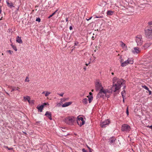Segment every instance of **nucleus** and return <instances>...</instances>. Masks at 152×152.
Segmentation results:
<instances>
[{
  "label": "nucleus",
  "mask_w": 152,
  "mask_h": 152,
  "mask_svg": "<svg viewBox=\"0 0 152 152\" xmlns=\"http://www.w3.org/2000/svg\"><path fill=\"white\" fill-rule=\"evenodd\" d=\"M123 102L124 103V98H123Z\"/></svg>",
  "instance_id": "obj_51"
},
{
  "label": "nucleus",
  "mask_w": 152,
  "mask_h": 152,
  "mask_svg": "<svg viewBox=\"0 0 152 152\" xmlns=\"http://www.w3.org/2000/svg\"><path fill=\"white\" fill-rule=\"evenodd\" d=\"M147 127H148L150 128L151 129H152V125H151V126H147Z\"/></svg>",
  "instance_id": "obj_42"
},
{
  "label": "nucleus",
  "mask_w": 152,
  "mask_h": 152,
  "mask_svg": "<svg viewBox=\"0 0 152 152\" xmlns=\"http://www.w3.org/2000/svg\"><path fill=\"white\" fill-rule=\"evenodd\" d=\"M1 2V0H0V2Z\"/></svg>",
  "instance_id": "obj_62"
},
{
  "label": "nucleus",
  "mask_w": 152,
  "mask_h": 152,
  "mask_svg": "<svg viewBox=\"0 0 152 152\" xmlns=\"http://www.w3.org/2000/svg\"><path fill=\"white\" fill-rule=\"evenodd\" d=\"M87 97L88 98V100L89 101V102L90 103L93 99V97L92 96H88Z\"/></svg>",
  "instance_id": "obj_24"
},
{
  "label": "nucleus",
  "mask_w": 152,
  "mask_h": 152,
  "mask_svg": "<svg viewBox=\"0 0 152 152\" xmlns=\"http://www.w3.org/2000/svg\"><path fill=\"white\" fill-rule=\"evenodd\" d=\"M6 3L8 7L10 8L14 7V6L13 5L12 3V2L10 3L8 1H6Z\"/></svg>",
  "instance_id": "obj_20"
},
{
  "label": "nucleus",
  "mask_w": 152,
  "mask_h": 152,
  "mask_svg": "<svg viewBox=\"0 0 152 152\" xmlns=\"http://www.w3.org/2000/svg\"><path fill=\"white\" fill-rule=\"evenodd\" d=\"M142 87L143 88H145V89L146 90L148 91L149 92V95H151V93H152L151 91L149 90L147 86L145 85L144 86H142Z\"/></svg>",
  "instance_id": "obj_21"
},
{
  "label": "nucleus",
  "mask_w": 152,
  "mask_h": 152,
  "mask_svg": "<svg viewBox=\"0 0 152 152\" xmlns=\"http://www.w3.org/2000/svg\"><path fill=\"white\" fill-rule=\"evenodd\" d=\"M148 24L149 25H152V21L149 22L148 23Z\"/></svg>",
  "instance_id": "obj_40"
},
{
  "label": "nucleus",
  "mask_w": 152,
  "mask_h": 152,
  "mask_svg": "<svg viewBox=\"0 0 152 152\" xmlns=\"http://www.w3.org/2000/svg\"><path fill=\"white\" fill-rule=\"evenodd\" d=\"M89 94L91 96H92V94L91 92H89Z\"/></svg>",
  "instance_id": "obj_49"
},
{
  "label": "nucleus",
  "mask_w": 152,
  "mask_h": 152,
  "mask_svg": "<svg viewBox=\"0 0 152 152\" xmlns=\"http://www.w3.org/2000/svg\"><path fill=\"white\" fill-rule=\"evenodd\" d=\"M75 121V118L73 116L67 117L64 120V121L66 124L70 125H72Z\"/></svg>",
  "instance_id": "obj_3"
},
{
  "label": "nucleus",
  "mask_w": 152,
  "mask_h": 152,
  "mask_svg": "<svg viewBox=\"0 0 152 152\" xmlns=\"http://www.w3.org/2000/svg\"><path fill=\"white\" fill-rule=\"evenodd\" d=\"M124 62V60L123 59H121L120 62L121 63V64L122 63V62Z\"/></svg>",
  "instance_id": "obj_43"
},
{
  "label": "nucleus",
  "mask_w": 152,
  "mask_h": 152,
  "mask_svg": "<svg viewBox=\"0 0 152 152\" xmlns=\"http://www.w3.org/2000/svg\"><path fill=\"white\" fill-rule=\"evenodd\" d=\"M7 52L9 53L10 54H12L13 53V51L10 50H7Z\"/></svg>",
  "instance_id": "obj_33"
},
{
  "label": "nucleus",
  "mask_w": 152,
  "mask_h": 152,
  "mask_svg": "<svg viewBox=\"0 0 152 152\" xmlns=\"http://www.w3.org/2000/svg\"><path fill=\"white\" fill-rule=\"evenodd\" d=\"M148 29H149V30L150 31H151L152 32V26H150L149 28H148Z\"/></svg>",
  "instance_id": "obj_39"
},
{
  "label": "nucleus",
  "mask_w": 152,
  "mask_h": 152,
  "mask_svg": "<svg viewBox=\"0 0 152 152\" xmlns=\"http://www.w3.org/2000/svg\"><path fill=\"white\" fill-rule=\"evenodd\" d=\"M121 46L123 48H126L127 46L126 45V44H124V42H122L121 41Z\"/></svg>",
  "instance_id": "obj_27"
},
{
  "label": "nucleus",
  "mask_w": 152,
  "mask_h": 152,
  "mask_svg": "<svg viewBox=\"0 0 152 152\" xmlns=\"http://www.w3.org/2000/svg\"><path fill=\"white\" fill-rule=\"evenodd\" d=\"M72 103V102H65L62 106L63 107H65L71 104Z\"/></svg>",
  "instance_id": "obj_14"
},
{
  "label": "nucleus",
  "mask_w": 152,
  "mask_h": 152,
  "mask_svg": "<svg viewBox=\"0 0 152 152\" xmlns=\"http://www.w3.org/2000/svg\"><path fill=\"white\" fill-rule=\"evenodd\" d=\"M113 85L111 89L112 91L116 92L121 88V85L124 84L125 81L122 79H119L114 77L113 79Z\"/></svg>",
  "instance_id": "obj_1"
},
{
  "label": "nucleus",
  "mask_w": 152,
  "mask_h": 152,
  "mask_svg": "<svg viewBox=\"0 0 152 152\" xmlns=\"http://www.w3.org/2000/svg\"><path fill=\"white\" fill-rule=\"evenodd\" d=\"M133 63V59L132 58H129L127 60L121 63V66L122 67H124L128 64H132Z\"/></svg>",
  "instance_id": "obj_4"
},
{
  "label": "nucleus",
  "mask_w": 152,
  "mask_h": 152,
  "mask_svg": "<svg viewBox=\"0 0 152 152\" xmlns=\"http://www.w3.org/2000/svg\"><path fill=\"white\" fill-rule=\"evenodd\" d=\"M90 62H89L88 64H86V66H88V64L90 63Z\"/></svg>",
  "instance_id": "obj_50"
},
{
  "label": "nucleus",
  "mask_w": 152,
  "mask_h": 152,
  "mask_svg": "<svg viewBox=\"0 0 152 152\" xmlns=\"http://www.w3.org/2000/svg\"><path fill=\"white\" fill-rule=\"evenodd\" d=\"M111 74H112V75H114V73H113V72H112V73H111Z\"/></svg>",
  "instance_id": "obj_56"
},
{
  "label": "nucleus",
  "mask_w": 152,
  "mask_h": 152,
  "mask_svg": "<svg viewBox=\"0 0 152 152\" xmlns=\"http://www.w3.org/2000/svg\"><path fill=\"white\" fill-rule=\"evenodd\" d=\"M77 122L78 125H79L80 127H81L85 123V121H81L80 120H77Z\"/></svg>",
  "instance_id": "obj_12"
},
{
  "label": "nucleus",
  "mask_w": 152,
  "mask_h": 152,
  "mask_svg": "<svg viewBox=\"0 0 152 152\" xmlns=\"http://www.w3.org/2000/svg\"><path fill=\"white\" fill-rule=\"evenodd\" d=\"M86 71V66H84L83 68Z\"/></svg>",
  "instance_id": "obj_48"
},
{
  "label": "nucleus",
  "mask_w": 152,
  "mask_h": 152,
  "mask_svg": "<svg viewBox=\"0 0 152 152\" xmlns=\"http://www.w3.org/2000/svg\"><path fill=\"white\" fill-rule=\"evenodd\" d=\"M82 102L84 105H86L88 103V99L86 98L83 99Z\"/></svg>",
  "instance_id": "obj_18"
},
{
  "label": "nucleus",
  "mask_w": 152,
  "mask_h": 152,
  "mask_svg": "<svg viewBox=\"0 0 152 152\" xmlns=\"http://www.w3.org/2000/svg\"><path fill=\"white\" fill-rule=\"evenodd\" d=\"M91 91H92V92L93 91H94V90L93 89L92 90H91Z\"/></svg>",
  "instance_id": "obj_58"
},
{
  "label": "nucleus",
  "mask_w": 152,
  "mask_h": 152,
  "mask_svg": "<svg viewBox=\"0 0 152 152\" xmlns=\"http://www.w3.org/2000/svg\"><path fill=\"white\" fill-rule=\"evenodd\" d=\"M11 46H12V47L13 49L15 50V51H17V48L15 45L11 44Z\"/></svg>",
  "instance_id": "obj_30"
},
{
  "label": "nucleus",
  "mask_w": 152,
  "mask_h": 152,
  "mask_svg": "<svg viewBox=\"0 0 152 152\" xmlns=\"http://www.w3.org/2000/svg\"><path fill=\"white\" fill-rule=\"evenodd\" d=\"M40 20L41 19L39 18H37L36 19V21H37L40 22Z\"/></svg>",
  "instance_id": "obj_34"
},
{
  "label": "nucleus",
  "mask_w": 152,
  "mask_h": 152,
  "mask_svg": "<svg viewBox=\"0 0 152 152\" xmlns=\"http://www.w3.org/2000/svg\"><path fill=\"white\" fill-rule=\"evenodd\" d=\"M51 94V93L50 92L47 91L46 92L45 95V96L47 97L49 96V95Z\"/></svg>",
  "instance_id": "obj_31"
},
{
  "label": "nucleus",
  "mask_w": 152,
  "mask_h": 152,
  "mask_svg": "<svg viewBox=\"0 0 152 152\" xmlns=\"http://www.w3.org/2000/svg\"><path fill=\"white\" fill-rule=\"evenodd\" d=\"M152 43L150 42H147L143 46V48L146 49L149 47L151 45Z\"/></svg>",
  "instance_id": "obj_10"
},
{
  "label": "nucleus",
  "mask_w": 152,
  "mask_h": 152,
  "mask_svg": "<svg viewBox=\"0 0 152 152\" xmlns=\"http://www.w3.org/2000/svg\"><path fill=\"white\" fill-rule=\"evenodd\" d=\"M23 98L25 100H27L29 103H30V98L29 96H24Z\"/></svg>",
  "instance_id": "obj_22"
},
{
  "label": "nucleus",
  "mask_w": 152,
  "mask_h": 152,
  "mask_svg": "<svg viewBox=\"0 0 152 152\" xmlns=\"http://www.w3.org/2000/svg\"><path fill=\"white\" fill-rule=\"evenodd\" d=\"M58 10H57L56 11H55L51 15H50L48 17V18H50L52 16L54 15L57 12Z\"/></svg>",
  "instance_id": "obj_28"
},
{
  "label": "nucleus",
  "mask_w": 152,
  "mask_h": 152,
  "mask_svg": "<svg viewBox=\"0 0 152 152\" xmlns=\"http://www.w3.org/2000/svg\"><path fill=\"white\" fill-rule=\"evenodd\" d=\"M19 88L18 87H14L12 88V89L11 91V92H12V91H15V90H17L19 91H20L19 90Z\"/></svg>",
  "instance_id": "obj_25"
},
{
  "label": "nucleus",
  "mask_w": 152,
  "mask_h": 152,
  "mask_svg": "<svg viewBox=\"0 0 152 152\" xmlns=\"http://www.w3.org/2000/svg\"><path fill=\"white\" fill-rule=\"evenodd\" d=\"M29 80L28 79V77H27L25 80V82H29Z\"/></svg>",
  "instance_id": "obj_35"
},
{
  "label": "nucleus",
  "mask_w": 152,
  "mask_h": 152,
  "mask_svg": "<svg viewBox=\"0 0 152 152\" xmlns=\"http://www.w3.org/2000/svg\"><path fill=\"white\" fill-rule=\"evenodd\" d=\"M131 130V127L128 125L124 124L121 126V130L124 132H129Z\"/></svg>",
  "instance_id": "obj_5"
},
{
  "label": "nucleus",
  "mask_w": 152,
  "mask_h": 152,
  "mask_svg": "<svg viewBox=\"0 0 152 152\" xmlns=\"http://www.w3.org/2000/svg\"><path fill=\"white\" fill-rule=\"evenodd\" d=\"M101 17H98V16L96 17V18H101Z\"/></svg>",
  "instance_id": "obj_54"
},
{
  "label": "nucleus",
  "mask_w": 152,
  "mask_h": 152,
  "mask_svg": "<svg viewBox=\"0 0 152 152\" xmlns=\"http://www.w3.org/2000/svg\"><path fill=\"white\" fill-rule=\"evenodd\" d=\"M95 89L97 91L103 88L102 87L101 83L99 82H96L95 83Z\"/></svg>",
  "instance_id": "obj_8"
},
{
  "label": "nucleus",
  "mask_w": 152,
  "mask_h": 152,
  "mask_svg": "<svg viewBox=\"0 0 152 152\" xmlns=\"http://www.w3.org/2000/svg\"><path fill=\"white\" fill-rule=\"evenodd\" d=\"M114 11L112 10H108L107 12V15H112L114 13Z\"/></svg>",
  "instance_id": "obj_23"
},
{
  "label": "nucleus",
  "mask_w": 152,
  "mask_h": 152,
  "mask_svg": "<svg viewBox=\"0 0 152 152\" xmlns=\"http://www.w3.org/2000/svg\"><path fill=\"white\" fill-rule=\"evenodd\" d=\"M125 86H124L123 89L124 90L123 91H122L121 92V94L122 96V97L123 98H124V97L125 96L126 94V92L125 91Z\"/></svg>",
  "instance_id": "obj_17"
},
{
  "label": "nucleus",
  "mask_w": 152,
  "mask_h": 152,
  "mask_svg": "<svg viewBox=\"0 0 152 152\" xmlns=\"http://www.w3.org/2000/svg\"><path fill=\"white\" fill-rule=\"evenodd\" d=\"M72 29V26H70V27H69V29L71 30Z\"/></svg>",
  "instance_id": "obj_47"
},
{
  "label": "nucleus",
  "mask_w": 152,
  "mask_h": 152,
  "mask_svg": "<svg viewBox=\"0 0 152 152\" xmlns=\"http://www.w3.org/2000/svg\"><path fill=\"white\" fill-rule=\"evenodd\" d=\"M1 7L0 6V14H1Z\"/></svg>",
  "instance_id": "obj_45"
},
{
  "label": "nucleus",
  "mask_w": 152,
  "mask_h": 152,
  "mask_svg": "<svg viewBox=\"0 0 152 152\" xmlns=\"http://www.w3.org/2000/svg\"><path fill=\"white\" fill-rule=\"evenodd\" d=\"M43 107V105H41L39 106H38L37 108L38 109L39 111L40 112H42Z\"/></svg>",
  "instance_id": "obj_19"
},
{
  "label": "nucleus",
  "mask_w": 152,
  "mask_h": 152,
  "mask_svg": "<svg viewBox=\"0 0 152 152\" xmlns=\"http://www.w3.org/2000/svg\"><path fill=\"white\" fill-rule=\"evenodd\" d=\"M4 147L6 148L7 149L9 150H11L13 149V148H9L8 146H4Z\"/></svg>",
  "instance_id": "obj_32"
},
{
  "label": "nucleus",
  "mask_w": 152,
  "mask_h": 152,
  "mask_svg": "<svg viewBox=\"0 0 152 152\" xmlns=\"http://www.w3.org/2000/svg\"><path fill=\"white\" fill-rule=\"evenodd\" d=\"M77 120H80V121H85L83 120V117H80L79 116H78L77 118Z\"/></svg>",
  "instance_id": "obj_29"
},
{
  "label": "nucleus",
  "mask_w": 152,
  "mask_h": 152,
  "mask_svg": "<svg viewBox=\"0 0 152 152\" xmlns=\"http://www.w3.org/2000/svg\"><path fill=\"white\" fill-rule=\"evenodd\" d=\"M24 133L25 134H26V133H25V132H24Z\"/></svg>",
  "instance_id": "obj_60"
},
{
  "label": "nucleus",
  "mask_w": 152,
  "mask_h": 152,
  "mask_svg": "<svg viewBox=\"0 0 152 152\" xmlns=\"http://www.w3.org/2000/svg\"><path fill=\"white\" fill-rule=\"evenodd\" d=\"M136 41L137 43V45H141L143 42V41L142 40V37L141 35H138L136 37Z\"/></svg>",
  "instance_id": "obj_6"
},
{
  "label": "nucleus",
  "mask_w": 152,
  "mask_h": 152,
  "mask_svg": "<svg viewBox=\"0 0 152 152\" xmlns=\"http://www.w3.org/2000/svg\"><path fill=\"white\" fill-rule=\"evenodd\" d=\"M40 122V121H37V122H36V125H38V124H39V123Z\"/></svg>",
  "instance_id": "obj_46"
},
{
  "label": "nucleus",
  "mask_w": 152,
  "mask_h": 152,
  "mask_svg": "<svg viewBox=\"0 0 152 152\" xmlns=\"http://www.w3.org/2000/svg\"><path fill=\"white\" fill-rule=\"evenodd\" d=\"M88 148L89 149L90 151V148L89 147H88Z\"/></svg>",
  "instance_id": "obj_55"
},
{
  "label": "nucleus",
  "mask_w": 152,
  "mask_h": 152,
  "mask_svg": "<svg viewBox=\"0 0 152 152\" xmlns=\"http://www.w3.org/2000/svg\"><path fill=\"white\" fill-rule=\"evenodd\" d=\"M145 37L148 38H152V32L149 29L145 30Z\"/></svg>",
  "instance_id": "obj_7"
},
{
  "label": "nucleus",
  "mask_w": 152,
  "mask_h": 152,
  "mask_svg": "<svg viewBox=\"0 0 152 152\" xmlns=\"http://www.w3.org/2000/svg\"><path fill=\"white\" fill-rule=\"evenodd\" d=\"M45 91H44L43 92H42V94H44L45 93Z\"/></svg>",
  "instance_id": "obj_53"
},
{
  "label": "nucleus",
  "mask_w": 152,
  "mask_h": 152,
  "mask_svg": "<svg viewBox=\"0 0 152 152\" xmlns=\"http://www.w3.org/2000/svg\"><path fill=\"white\" fill-rule=\"evenodd\" d=\"M46 104H48V105H49V104H48V103H44L42 105H43V107H44V106H45V105H46Z\"/></svg>",
  "instance_id": "obj_41"
},
{
  "label": "nucleus",
  "mask_w": 152,
  "mask_h": 152,
  "mask_svg": "<svg viewBox=\"0 0 152 152\" xmlns=\"http://www.w3.org/2000/svg\"><path fill=\"white\" fill-rule=\"evenodd\" d=\"M140 51L139 50V48L138 47H135L134 48V50H133L132 52L134 53H138L140 52Z\"/></svg>",
  "instance_id": "obj_15"
},
{
  "label": "nucleus",
  "mask_w": 152,
  "mask_h": 152,
  "mask_svg": "<svg viewBox=\"0 0 152 152\" xmlns=\"http://www.w3.org/2000/svg\"><path fill=\"white\" fill-rule=\"evenodd\" d=\"M2 55H3V53H2Z\"/></svg>",
  "instance_id": "obj_61"
},
{
  "label": "nucleus",
  "mask_w": 152,
  "mask_h": 152,
  "mask_svg": "<svg viewBox=\"0 0 152 152\" xmlns=\"http://www.w3.org/2000/svg\"><path fill=\"white\" fill-rule=\"evenodd\" d=\"M115 140V138L114 137H112L109 140L110 144L114 145Z\"/></svg>",
  "instance_id": "obj_13"
},
{
  "label": "nucleus",
  "mask_w": 152,
  "mask_h": 152,
  "mask_svg": "<svg viewBox=\"0 0 152 152\" xmlns=\"http://www.w3.org/2000/svg\"><path fill=\"white\" fill-rule=\"evenodd\" d=\"M45 115L48 117L50 120H51L52 119L51 117V112L48 111H47L45 114Z\"/></svg>",
  "instance_id": "obj_11"
},
{
  "label": "nucleus",
  "mask_w": 152,
  "mask_h": 152,
  "mask_svg": "<svg viewBox=\"0 0 152 152\" xmlns=\"http://www.w3.org/2000/svg\"><path fill=\"white\" fill-rule=\"evenodd\" d=\"M6 93L7 94L9 95V94H8L6 92Z\"/></svg>",
  "instance_id": "obj_59"
},
{
  "label": "nucleus",
  "mask_w": 152,
  "mask_h": 152,
  "mask_svg": "<svg viewBox=\"0 0 152 152\" xmlns=\"http://www.w3.org/2000/svg\"><path fill=\"white\" fill-rule=\"evenodd\" d=\"M16 41L17 42L19 43H22V41L21 39V37H20L19 36H18L17 37Z\"/></svg>",
  "instance_id": "obj_16"
},
{
  "label": "nucleus",
  "mask_w": 152,
  "mask_h": 152,
  "mask_svg": "<svg viewBox=\"0 0 152 152\" xmlns=\"http://www.w3.org/2000/svg\"><path fill=\"white\" fill-rule=\"evenodd\" d=\"M92 17L91 16L89 18H88V19L86 18V20H87L88 21L89 20L91 19L92 18Z\"/></svg>",
  "instance_id": "obj_44"
},
{
  "label": "nucleus",
  "mask_w": 152,
  "mask_h": 152,
  "mask_svg": "<svg viewBox=\"0 0 152 152\" xmlns=\"http://www.w3.org/2000/svg\"><path fill=\"white\" fill-rule=\"evenodd\" d=\"M79 44V42H76L75 43V46H77Z\"/></svg>",
  "instance_id": "obj_38"
},
{
  "label": "nucleus",
  "mask_w": 152,
  "mask_h": 152,
  "mask_svg": "<svg viewBox=\"0 0 152 152\" xmlns=\"http://www.w3.org/2000/svg\"><path fill=\"white\" fill-rule=\"evenodd\" d=\"M57 94L61 96H63L64 94V93H62L61 94L58 93Z\"/></svg>",
  "instance_id": "obj_37"
},
{
  "label": "nucleus",
  "mask_w": 152,
  "mask_h": 152,
  "mask_svg": "<svg viewBox=\"0 0 152 152\" xmlns=\"http://www.w3.org/2000/svg\"><path fill=\"white\" fill-rule=\"evenodd\" d=\"M126 113L127 115H129V112L128 111V107H127L126 110Z\"/></svg>",
  "instance_id": "obj_36"
},
{
  "label": "nucleus",
  "mask_w": 152,
  "mask_h": 152,
  "mask_svg": "<svg viewBox=\"0 0 152 152\" xmlns=\"http://www.w3.org/2000/svg\"><path fill=\"white\" fill-rule=\"evenodd\" d=\"M66 22H67L68 21V18H66Z\"/></svg>",
  "instance_id": "obj_52"
},
{
  "label": "nucleus",
  "mask_w": 152,
  "mask_h": 152,
  "mask_svg": "<svg viewBox=\"0 0 152 152\" xmlns=\"http://www.w3.org/2000/svg\"><path fill=\"white\" fill-rule=\"evenodd\" d=\"M69 99V98H63L62 99H61V102H64L66 101H68Z\"/></svg>",
  "instance_id": "obj_26"
},
{
  "label": "nucleus",
  "mask_w": 152,
  "mask_h": 152,
  "mask_svg": "<svg viewBox=\"0 0 152 152\" xmlns=\"http://www.w3.org/2000/svg\"><path fill=\"white\" fill-rule=\"evenodd\" d=\"M109 92L108 89H105L102 88L100 90L99 93L97 94L96 99H99L101 97L104 98V96H106L107 93Z\"/></svg>",
  "instance_id": "obj_2"
},
{
  "label": "nucleus",
  "mask_w": 152,
  "mask_h": 152,
  "mask_svg": "<svg viewBox=\"0 0 152 152\" xmlns=\"http://www.w3.org/2000/svg\"><path fill=\"white\" fill-rule=\"evenodd\" d=\"M33 103V101H30V103Z\"/></svg>",
  "instance_id": "obj_57"
},
{
  "label": "nucleus",
  "mask_w": 152,
  "mask_h": 152,
  "mask_svg": "<svg viewBox=\"0 0 152 152\" xmlns=\"http://www.w3.org/2000/svg\"><path fill=\"white\" fill-rule=\"evenodd\" d=\"M110 123V121L109 120L107 119L104 121H103L101 124V126L102 128L105 127L107 125H108Z\"/></svg>",
  "instance_id": "obj_9"
}]
</instances>
